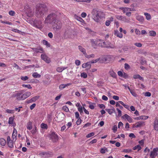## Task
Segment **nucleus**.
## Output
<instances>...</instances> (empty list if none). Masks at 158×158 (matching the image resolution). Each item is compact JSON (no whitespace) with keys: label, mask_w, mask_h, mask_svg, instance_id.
Returning a JSON list of instances; mask_svg holds the SVG:
<instances>
[{"label":"nucleus","mask_w":158,"mask_h":158,"mask_svg":"<svg viewBox=\"0 0 158 158\" xmlns=\"http://www.w3.org/2000/svg\"><path fill=\"white\" fill-rule=\"evenodd\" d=\"M23 90H21L14 94L12 95V97L16 98L18 101H22L31 95L30 92L27 91L24 93Z\"/></svg>","instance_id":"obj_1"},{"label":"nucleus","mask_w":158,"mask_h":158,"mask_svg":"<svg viewBox=\"0 0 158 158\" xmlns=\"http://www.w3.org/2000/svg\"><path fill=\"white\" fill-rule=\"evenodd\" d=\"M47 10V7L43 5L39 4L36 6L35 15L38 18L43 17Z\"/></svg>","instance_id":"obj_2"},{"label":"nucleus","mask_w":158,"mask_h":158,"mask_svg":"<svg viewBox=\"0 0 158 158\" xmlns=\"http://www.w3.org/2000/svg\"><path fill=\"white\" fill-rule=\"evenodd\" d=\"M91 14L92 15V18L97 23L99 22V19L101 18V13L96 9H94L92 11Z\"/></svg>","instance_id":"obj_3"},{"label":"nucleus","mask_w":158,"mask_h":158,"mask_svg":"<svg viewBox=\"0 0 158 158\" xmlns=\"http://www.w3.org/2000/svg\"><path fill=\"white\" fill-rule=\"evenodd\" d=\"M56 15L54 13H52L48 15L46 18L44 23H50L54 22L56 20Z\"/></svg>","instance_id":"obj_4"},{"label":"nucleus","mask_w":158,"mask_h":158,"mask_svg":"<svg viewBox=\"0 0 158 158\" xmlns=\"http://www.w3.org/2000/svg\"><path fill=\"white\" fill-rule=\"evenodd\" d=\"M33 26L37 28L41 29L43 28L44 25L41 20H35L33 21Z\"/></svg>","instance_id":"obj_5"},{"label":"nucleus","mask_w":158,"mask_h":158,"mask_svg":"<svg viewBox=\"0 0 158 158\" xmlns=\"http://www.w3.org/2000/svg\"><path fill=\"white\" fill-rule=\"evenodd\" d=\"M62 23L60 21L56 20L54 22L52 27L54 30L56 31L60 29L61 28Z\"/></svg>","instance_id":"obj_6"},{"label":"nucleus","mask_w":158,"mask_h":158,"mask_svg":"<svg viewBox=\"0 0 158 158\" xmlns=\"http://www.w3.org/2000/svg\"><path fill=\"white\" fill-rule=\"evenodd\" d=\"M158 148H154L152 151H151L150 155L151 158H155L158 155Z\"/></svg>","instance_id":"obj_7"},{"label":"nucleus","mask_w":158,"mask_h":158,"mask_svg":"<svg viewBox=\"0 0 158 158\" xmlns=\"http://www.w3.org/2000/svg\"><path fill=\"white\" fill-rule=\"evenodd\" d=\"M50 138L53 142H55L58 141V136L57 134H55V132H53L50 135Z\"/></svg>","instance_id":"obj_8"},{"label":"nucleus","mask_w":158,"mask_h":158,"mask_svg":"<svg viewBox=\"0 0 158 158\" xmlns=\"http://www.w3.org/2000/svg\"><path fill=\"white\" fill-rule=\"evenodd\" d=\"M41 57L42 60L47 63H49L51 61L50 59L44 53L42 54Z\"/></svg>","instance_id":"obj_9"},{"label":"nucleus","mask_w":158,"mask_h":158,"mask_svg":"<svg viewBox=\"0 0 158 158\" xmlns=\"http://www.w3.org/2000/svg\"><path fill=\"white\" fill-rule=\"evenodd\" d=\"M135 18L136 20L138 21L140 23H143L144 21V17L140 15H139L138 13H136L135 14Z\"/></svg>","instance_id":"obj_10"},{"label":"nucleus","mask_w":158,"mask_h":158,"mask_svg":"<svg viewBox=\"0 0 158 158\" xmlns=\"http://www.w3.org/2000/svg\"><path fill=\"white\" fill-rule=\"evenodd\" d=\"M103 47L106 48H114V46L111 44L109 42L106 41V42L104 41V43H103Z\"/></svg>","instance_id":"obj_11"},{"label":"nucleus","mask_w":158,"mask_h":158,"mask_svg":"<svg viewBox=\"0 0 158 158\" xmlns=\"http://www.w3.org/2000/svg\"><path fill=\"white\" fill-rule=\"evenodd\" d=\"M39 155L43 158H47L50 157V155L48 152H41L39 154Z\"/></svg>","instance_id":"obj_12"},{"label":"nucleus","mask_w":158,"mask_h":158,"mask_svg":"<svg viewBox=\"0 0 158 158\" xmlns=\"http://www.w3.org/2000/svg\"><path fill=\"white\" fill-rule=\"evenodd\" d=\"M13 141L10 139V136H8L7 138V144L8 147L11 148H13L14 147Z\"/></svg>","instance_id":"obj_13"},{"label":"nucleus","mask_w":158,"mask_h":158,"mask_svg":"<svg viewBox=\"0 0 158 158\" xmlns=\"http://www.w3.org/2000/svg\"><path fill=\"white\" fill-rule=\"evenodd\" d=\"M145 122L143 121H139L133 124V126L136 128L140 127L145 126Z\"/></svg>","instance_id":"obj_14"},{"label":"nucleus","mask_w":158,"mask_h":158,"mask_svg":"<svg viewBox=\"0 0 158 158\" xmlns=\"http://www.w3.org/2000/svg\"><path fill=\"white\" fill-rule=\"evenodd\" d=\"M39 97L40 96H35L31 98V99L28 100H27L26 101L27 103H29L32 102H35L39 98Z\"/></svg>","instance_id":"obj_15"},{"label":"nucleus","mask_w":158,"mask_h":158,"mask_svg":"<svg viewBox=\"0 0 158 158\" xmlns=\"http://www.w3.org/2000/svg\"><path fill=\"white\" fill-rule=\"evenodd\" d=\"M153 127L154 129L157 131H158V119L156 118L154 119L153 122Z\"/></svg>","instance_id":"obj_16"},{"label":"nucleus","mask_w":158,"mask_h":158,"mask_svg":"<svg viewBox=\"0 0 158 158\" xmlns=\"http://www.w3.org/2000/svg\"><path fill=\"white\" fill-rule=\"evenodd\" d=\"M17 131L15 128H14L13 130V132L12 134V138H13V141H15L16 139L17 136Z\"/></svg>","instance_id":"obj_17"},{"label":"nucleus","mask_w":158,"mask_h":158,"mask_svg":"<svg viewBox=\"0 0 158 158\" xmlns=\"http://www.w3.org/2000/svg\"><path fill=\"white\" fill-rule=\"evenodd\" d=\"M33 50L36 53H42L44 52L43 49L41 47H38L36 48H33Z\"/></svg>","instance_id":"obj_18"},{"label":"nucleus","mask_w":158,"mask_h":158,"mask_svg":"<svg viewBox=\"0 0 158 158\" xmlns=\"http://www.w3.org/2000/svg\"><path fill=\"white\" fill-rule=\"evenodd\" d=\"M71 83H67L66 84H61L59 86V89H60L61 90H62L64 88H65V87H66L67 86H69L70 85H71Z\"/></svg>","instance_id":"obj_19"},{"label":"nucleus","mask_w":158,"mask_h":158,"mask_svg":"<svg viewBox=\"0 0 158 158\" xmlns=\"http://www.w3.org/2000/svg\"><path fill=\"white\" fill-rule=\"evenodd\" d=\"M109 74L111 77L114 78H116L117 77L116 74L114 72L113 70H110L109 71Z\"/></svg>","instance_id":"obj_20"},{"label":"nucleus","mask_w":158,"mask_h":158,"mask_svg":"<svg viewBox=\"0 0 158 158\" xmlns=\"http://www.w3.org/2000/svg\"><path fill=\"white\" fill-rule=\"evenodd\" d=\"M75 18L78 21H80L82 23H85V21L81 17L78 16L77 15H75Z\"/></svg>","instance_id":"obj_21"},{"label":"nucleus","mask_w":158,"mask_h":158,"mask_svg":"<svg viewBox=\"0 0 158 158\" xmlns=\"http://www.w3.org/2000/svg\"><path fill=\"white\" fill-rule=\"evenodd\" d=\"M78 48L80 51L82 52L85 55L86 53L85 49L81 46H79Z\"/></svg>","instance_id":"obj_22"},{"label":"nucleus","mask_w":158,"mask_h":158,"mask_svg":"<svg viewBox=\"0 0 158 158\" xmlns=\"http://www.w3.org/2000/svg\"><path fill=\"white\" fill-rule=\"evenodd\" d=\"M6 143V141L3 138H0V144L2 146H4Z\"/></svg>","instance_id":"obj_23"},{"label":"nucleus","mask_w":158,"mask_h":158,"mask_svg":"<svg viewBox=\"0 0 158 158\" xmlns=\"http://www.w3.org/2000/svg\"><path fill=\"white\" fill-rule=\"evenodd\" d=\"M120 9L122 10L123 13H126L127 12L129 11V7H120Z\"/></svg>","instance_id":"obj_24"},{"label":"nucleus","mask_w":158,"mask_h":158,"mask_svg":"<svg viewBox=\"0 0 158 158\" xmlns=\"http://www.w3.org/2000/svg\"><path fill=\"white\" fill-rule=\"evenodd\" d=\"M32 128V122L29 121L27 123V128L29 130H31Z\"/></svg>","instance_id":"obj_25"},{"label":"nucleus","mask_w":158,"mask_h":158,"mask_svg":"<svg viewBox=\"0 0 158 158\" xmlns=\"http://www.w3.org/2000/svg\"><path fill=\"white\" fill-rule=\"evenodd\" d=\"M43 44L45 45L47 47H50V44L46 40H44L42 42Z\"/></svg>","instance_id":"obj_26"},{"label":"nucleus","mask_w":158,"mask_h":158,"mask_svg":"<svg viewBox=\"0 0 158 158\" xmlns=\"http://www.w3.org/2000/svg\"><path fill=\"white\" fill-rule=\"evenodd\" d=\"M11 31L15 32L18 33L21 35H23V34L24 33L23 32H22L19 30L13 28L11 29Z\"/></svg>","instance_id":"obj_27"},{"label":"nucleus","mask_w":158,"mask_h":158,"mask_svg":"<svg viewBox=\"0 0 158 158\" xmlns=\"http://www.w3.org/2000/svg\"><path fill=\"white\" fill-rule=\"evenodd\" d=\"M98 42V41H94V40H91L92 45L94 48H95V46L97 45Z\"/></svg>","instance_id":"obj_28"},{"label":"nucleus","mask_w":158,"mask_h":158,"mask_svg":"<svg viewBox=\"0 0 158 158\" xmlns=\"http://www.w3.org/2000/svg\"><path fill=\"white\" fill-rule=\"evenodd\" d=\"M144 15L146 17V19L148 20H149L151 19V16L150 14L148 13L145 12L144 13Z\"/></svg>","instance_id":"obj_29"},{"label":"nucleus","mask_w":158,"mask_h":158,"mask_svg":"<svg viewBox=\"0 0 158 158\" xmlns=\"http://www.w3.org/2000/svg\"><path fill=\"white\" fill-rule=\"evenodd\" d=\"M32 76L34 78H40L41 77V75L37 72H35L33 73Z\"/></svg>","instance_id":"obj_30"},{"label":"nucleus","mask_w":158,"mask_h":158,"mask_svg":"<svg viewBox=\"0 0 158 158\" xmlns=\"http://www.w3.org/2000/svg\"><path fill=\"white\" fill-rule=\"evenodd\" d=\"M142 148L139 145H138L136 146H135V147H134L133 148V149L134 150H138V151H139Z\"/></svg>","instance_id":"obj_31"},{"label":"nucleus","mask_w":158,"mask_h":158,"mask_svg":"<svg viewBox=\"0 0 158 158\" xmlns=\"http://www.w3.org/2000/svg\"><path fill=\"white\" fill-rule=\"evenodd\" d=\"M85 57L89 59L90 58H94V57L95 55L94 54H92L90 55H87L86 53L85 55Z\"/></svg>","instance_id":"obj_32"},{"label":"nucleus","mask_w":158,"mask_h":158,"mask_svg":"<svg viewBox=\"0 0 158 158\" xmlns=\"http://www.w3.org/2000/svg\"><path fill=\"white\" fill-rule=\"evenodd\" d=\"M121 21L125 23H129V20L125 16L123 17Z\"/></svg>","instance_id":"obj_33"},{"label":"nucleus","mask_w":158,"mask_h":158,"mask_svg":"<svg viewBox=\"0 0 158 158\" xmlns=\"http://www.w3.org/2000/svg\"><path fill=\"white\" fill-rule=\"evenodd\" d=\"M14 117H10L9 118L8 123L10 124H12L13 123Z\"/></svg>","instance_id":"obj_34"},{"label":"nucleus","mask_w":158,"mask_h":158,"mask_svg":"<svg viewBox=\"0 0 158 158\" xmlns=\"http://www.w3.org/2000/svg\"><path fill=\"white\" fill-rule=\"evenodd\" d=\"M149 35L150 36H154L156 35V33L155 31H151L149 32Z\"/></svg>","instance_id":"obj_35"},{"label":"nucleus","mask_w":158,"mask_h":158,"mask_svg":"<svg viewBox=\"0 0 158 158\" xmlns=\"http://www.w3.org/2000/svg\"><path fill=\"white\" fill-rule=\"evenodd\" d=\"M40 127L41 128L43 129H47L48 128V126L46 124L42 123L41 124Z\"/></svg>","instance_id":"obj_36"},{"label":"nucleus","mask_w":158,"mask_h":158,"mask_svg":"<svg viewBox=\"0 0 158 158\" xmlns=\"http://www.w3.org/2000/svg\"><path fill=\"white\" fill-rule=\"evenodd\" d=\"M22 86L23 87L27 88L28 89H31L32 88V87L29 84V85L23 84L22 85Z\"/></svg>","instance_id":"obj_37"},{"label":"nucleus","mask_w":158,"mask_h":158,"mask_svg":"<svg viewBox=\"0 0 158 158\" xmlns=\"http://www.w3.org/2000/svg\"><path fill=\"white\" fill-rule=\"evenodd\" d=\"M81 76L82 77H83L84 78H85L87 77V75L85 73H82L81 74Z\"/></svg>","instance_id":"obj_38"},{"label":"nucleus","mask_w":158,"mask_h":158,"mask_svg":"<svg viewBox=\"0 0 158 158\" xmlns=\"http://www.w3.org/2000/svg\"><path fill=\"white\" fill-rule=\"evenodd\" d=\"M103 43H104V41L102 40H99V43H98V45L99 46L103 47Z\"/></svg>","instance_id":"obj_39"},{"label":"nucleus","mask_w":158,"mask_h":158,"mask_svg":"<svg viewBox=\"0 0 158 158\" xmlns=\"http://www.w3.org/2000/svg\"><path fill=\"white\" fill-rule=\"evenodd\" d=\"M62 110L65 112H68L69 111V109L66 105L62 107Z\"/></svg>","instance_id":"obj_40"},{"label":"nucleus","mask_w":158,"mask_h":158,"mask_svg":"<svg viewBox=\"0 0 158 158\" xmlns=\"http://www.w3.org/2000/svg\"><path fill=\"white\" fill-rule=\"evenodd\" d=\"M6 112L9 114H13L14 113L15 110L7 109L6 110Z\"/></svg>","instance_id":"obj_41"},{"label":"nucleus","mask_w":158,"mask_h":158,"mask_svg":"<svg viewBox=\"0 0 158 158\" xmlns=\"http://www.w3.org/2000/svg\"><path fill=\"white\" fill-rule=\"evenodd\" d=\"M131 93L132 94V95L134 97H136L137 96V94H136L135 92L133 90L130 89L129 90Z\"/></svg>","instance_id":"obj_42"},{"label":"nucleus","mask_w":158,"mask_h":158,"mask_svg":"<svg viewBox=\"0 0 158 158\" xmlns=\"http://www.w3.org/2000/svg\"><path fill=\"white\" fill-rule=\"evenodd\" d=\"M66 69V68L58 67L57 69L56 70L58 72H61Z\"/></svg>","instance_id":"obj_43"},{"label":"nucleus","mask_w":158,"mask_h":158,"mask_svg":"<svg viewBox=\"0 0 158 158\" xmlns=\"http://www.w3.org/2000/svg\"><path fill=\"white\" fill-rule=\"evenodd\" d=\"M94 135V132H91L87 135L86 136V137L87 138H89L93 136Z\"/></svg>","instance_id":"obj_44"},{"label":"nucleus","mask_w":158,"mask_h":158,"mask_svg":"<svg viewBox=\"0 0 158 158\" xmlns=\"http://www.w3.org/2000/svg\"><path fill=\"white\" fill-rule=\"evenodd\" d=\"M25 9L27 10V12L29 13L30 11V9L29 6L28 5H27L25 7Z\"/></svg>","instance_id":"obj_45"},{"label":"nucleus","mask_w":158,"mask_h":158,"mask_svg":"<svg viewBox=\"0 0 158 158\" xmlns=\"http://www.w3.org/2000/svg\"><path fill=\"white\" fill-rule=\"evenodd\" d=\"M0 21H1V22L2 23H5V24H8L9 25H10L12 24V23L10 22H8V21H2V20H1Z\"/></svg>","instance_id":"obj_46"},{"label":"nucleus","mask_w":158,"mask_h":158,"mask_svg":"<svg viewBox=\"0 0 158 158\" xmlns=\"http://www.w3.org/2000/svg\"><path fill=\"white\" fill-rule=\"evenodd\" d=\"M115 35H117V36L119 37L120 38H122L123 36V35L121 33L118 32L117 33H115Z\"/></svg>","instance_id":"obj_47"},{"label":"nucleus","mask_w":158,"mask_h":158,"mask_svg":"<svg viewBox=\"0 0 158 158\" xmlns=\"http://www.w3.org/2000/svg\"><path fill=\"white\" fill-rule=\"evenodd\" d=\"M78 111L80 112V113H83V108L81 106L78 107Z\"/></svg>","instance_id":"obj_48"},{"label":"nucleus","mask_w":158,"mask_h":158,"mask_svg":"<svg viewBox=\"0 0 158 158\" xmlns=\"http://www.w3.org/2000/svg\"><path fill=\"white\" fill-rule=\"evenodd\" d=\"M116 110L118 111V116L120 117L122 115V111L118 108H116Z\"/></svg>","instance_id":"obj_49"},{"label":"nucleus","mask_w":158,"mask_h":158,"mask_svg":"<svg viewBox=\"0 0 158 158\" xmlns=\"http://www.w3.org/2000/svg\"><path fill=\"white\" fill-rule=\"evenodd\" d=\"M21 79L23 81H26L28 79V77L27 76H22Z\"/></svg>","instance_id":"obj_50"},{"label":"nucleus","mask_w":158,"mask_h":158,"mask_svg":"<svg viewBox=\"0 0 158 158\" xmlns=\"http://www.w3.org/2000/svg\"><path fill=\"white\" fill-rule=\"evenodd\" d=\"M123 17V16L120 15H116L115 16V17L117 19L121 21L122 20Z\"/></svg>","instance_id":"obj_51"},{"label":"nucleus","mask_w":158,"mask_h":158,"mask_svg":"<svg viewBox=\"0 0 158 158\" xmlns=\"http://www.w3.org/2000/svg\"><path fill=\"white\" fill-rule=\"evenodd\" d=\"M100 59L99 58L95 60H93L91 61L90 62L92 64L98 62L100 60Z\"/></svg>","instance_id":"obj_52"},{"label":"nucleus","mask_w":158,"mask_h":158,"mask_svg":"<svg viewBox=\"0 0 158 158\" xmlns=\"http://www.w3.org/2000/svg\"><path fill=\"white\" fill-rule=\"evenodd\" d=\"M124 68L126 69L127 70L130 69V66L128 64L125 63L124 64Z\"/></svg>","instance_id":"obj_53"},{"label":"nucleus","mask_w":158,"mask_h":158,"mask_svg":"<svg viewBox=\"0 0 158 158\" xmlns=\"http://www.w3.org/2000/svg\"><path fill=\"white\" fill-rule=\"evenodd\" d=\"M112 130L113 131V132L114 133H115L117 131V126L114 125L113 127Z\"/></svg>","instance_id":"obj_54"},{"label":"nucleus","mask_w":158,"mask_h":158,"mask_svg":"<svg viewBox=\"0 0 158 158\" xmlns=\"http://www.w3.org/2000/svg\"><path fill=\"white\" fill-rule=\"evenodd\" d=\"M37 127H35L31 131V133L32 134H34L37 131Z\"/></svg>","instance_id":"obj_55"},{"label":"nucleus","mask_w":158,"mask_h":158,"mask_svg":"<svg viewBox=\"0 0 158 158\" xmlns=\"http://www.w3.org/2000/svg\"><path fill=\"white\" fill-rule=\"evenodd\" d=\"M123 124L121 122H119L118 123V127L119 128H120L121 127H123Z\"/></svg>","instance_id":"obj_56"},{"label":"nucleus","mask_w":158,"mask_h":158,"mask_svg":"<svg viewBox=\"0 0 158 158\" xmlns=\"http://www.w3.org/2000/svg\"><path fill=\"white\" fill-rule=\"evenodd\" d=\"M75 115L76 118L77 119H78V118H80L79 117V114L78 112H76L75 113Z\"/></svg>","instance_id":"obj_57"},{"label":"nucleus","mask_w":158,"mask_h":158,"mask_svg":"<svg viewBox=\"0 0 158 158\" xmlns=\"http://www.w3.org/2000/svg\"><path fill=\"white\" fill-rule=\"evenodd\" d=\"M135 32L136 34L138 35H139L140 34V32L139 30L137 28L135 29Z\"/></svg>","instance_id":"obj_58"},{"label":"nucleus","mask_w":158,"mask_h":158,"mask_svg":"<svg viewBox=\"0 0 158 158\" xmlns=\"http://www.w3.org/2000/svg\"><path fill=\"white\" fill-rule=\"evenodd\" d=\"M81 120L80 118L77 119V120L76 122V124L77 125H80L81 123Z\"/></svg>","instance_id":"obj_59"},{"label":"nucleus","mask_w":158,"mask_h":158,"mask_svg":"<svg viewBox=\"0 0 158 158\" xmlns=\"http://www.w3.org/2000/svg\"><path fill=\"white\" fill-rule=\"evenodd\" d=\"M15 13V11L13 10H10L9 12V14L11 16L14 15Z\"/></svg>","instance_id":"obj_60"},{"label":"nucleus","mask_w":158,"mask_h":158,"mask_svg":"<svg viewBox=\"0 0 158 158\" xmlns=\"http://www.w3.org/2000/svg\"><path fill=\"white\" fill-rule=\"evenodd\" d=\"M102 99L103 100H105V101H107L108 99V98L107 96L105 95H103L102 96Z\"/></svg>","instance_id":"obj_61"},{"label":"nucleus","mask_w":158,"mask_h":158,"mask_svg":"<svg viewBox=\"0 0 158 158\" xmlns=\"http://www.w3.org/2000/svg\"><path fill=\"white\" fill-rule=\"evenodd\" d=\"M135 45L138 47H140L142 46V45L140 43H136L134 44Z\"/></svg>","instance_id":"obj_62"},{"label":"nucleus","mask_w":158,"mask_h":158,"mask_svg":"<svg viewBox=\"0 0 158 158\" xmlns=\"http://www.w3.org/2000/svg\"><path fill=\"white\" fill-rule=\"evenodd\" d=\"M36 106V104L35 103H33L31 105L30 107V109L31 110H33L35 106Z\"/></svg>","instance_id":"obj_63"},{"label":"nucleus","mask_w":158,"mask_h":158,"mask_svg":"<svg viewBox=\"0 0 158 158\" xmlns=\"http://www.w3.org/2000/svg\"><path fill=\"white\" fill-rule=\"evenodd\" d=\"M144 140L142 139L139 141V143L142 146H143L144 144Z\"/></svg>","instance_id":"obj_64"}]
</instances>
